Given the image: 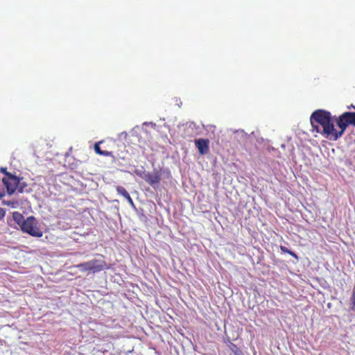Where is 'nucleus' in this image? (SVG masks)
<instances>
[{
	"mask_svg": "<svg viewBox=\"0 0 355 355\" xmlns=\"http://www.w3.org/2000/svg\"><path fill=\"white\" fill-rule=\"evenodd\" d=\"M310 121L313 130L336 141L349 125L355 127V112H345L336 117L329 111L317 110L312 113Z\"/></svg>",
	"mask_w": 355,
	"mask_h": 355,
	"instance_id": "f257e3e1",
	"label": "nucleus"
},
{
	"mask_svg": "<svg viewBox=\"0 0 355 355\" xmlns=\"http://www.w3.org/2000/svg\"><path fill=\"white\" fill-rule=\"evenodd\" d=\"M12 218L23 232L37 238L43 236V231L34 216H31L25 218L21 214L15 211L12 214Z\"/></svg>",
	"mask_w": 355,
	"mask_h": 355,
	"instance_id": "f03ea898",
	"label": "nucleus"
},
{
	"mask_svg": "<svg viewBox=\"0 0 355 355\" xmlns=\"http://www.w3.org/2000/svg\"><path fill=\"white\" fill-rule=\"evenodd\" d=\"M99 259H93L87 262L81 263L76 265L81 272H91L92 273L99 272L104 270L110 268V265L105 260V257L102 254H98Z\"/></svg>",
	"mask_w": 355,
	"mask_h": 355,
	"instance_id": "7ed1b4c3",
	"label": "nucleus"
},
{
	"mask_svg": "<svg viewBox=\"0 0 355 355\" xmlns=\"http://www.w3.org/2000/svg\"><path fill=\"white\" fill-rule=\"evenodd\" d=\"M3 184L6 187L8 195H12L16 191L24 192V188L26 187L25 183H21L20 179L10 173H6L2 180Z\"/></svg>",
	"mask_w": 355,
	"mask_h": 355,
	"instance_id": "20e7f679",
	"label": "nucleus"
},
{
	"mask_svg": "<svg viewBox=\"0 0 355 355\" xmlns=\"http://www.w3.org/2000/svg\"><path fill=\"white\" fill-rule=\"evenodd\" d=\"M141 178L150 185L154 186L161 181V173L159 171H155L153 173H144Z\"/></svg>",
	"mask_w": 355,
	"mask_h": 355,
	"instance_id": "39448f33",
	"label": "nucleus"
},
{
	"mask_svg": "<svg viewBox=\"0 0 355 355\" xmlns=\"http://www.w3.org/2000/svg\"><path fill=\"white\" fill-rule=\"evenodd\" d=\"M195 145L198 148L200 155H206L209 151V140L207 139H196Z\"/></svg>",
	"mask_w": 355,
	"mask_h": 355,
	"instance_id": "423d86ee",
	"label": "nucleus"
},
{
	"mask_svg": "<svg viewBox=\"0 0 355 355\" xmlns=\"http://www.w3.org/2000/svg\"><path fill=\"white\" fill-rule=\"evenodd\" d=\"M102 141L97 142L94 144V150L95 152L100 155H103L105 157L112 156V153L107 150H102L100 148V144Z\"/></svg>",
	"mask_w": 355,
	"mask_h": 355,
	"instance_id": "0eeeda50",
	"label": "nucleus"
},
{
	"mask_svg": "<svg viewBox=\"0 0 355 355\" xmlns=\"http://www.w3.org/2000/svg\"><path fill=\"white\" fill-rule=\"evenodd\" d=\"M280 250L282 252L289 254L290 255H291L293 257H294L297 260L299 259L298 256L294 252L288 250L287 248H286L284 245L280 246Z\"/></svg>",
	"mask_w": 355,
	"mask_h": 355,
	"instance_id": "6e6552de",
	"label": "nucleus"
},
{
	"mask_svg": "<svg viewBox=\"0 0 355 355\" xmlns=\"http://www.w3.org/2000/svg\"><path fill=\"white\" fill-rule=\"evenodd\" d=\"M230 346L231 350L234 352L235 355H243V353L240 349V348L236 346V345L230 343Z\"/></svg>",
	"mask_w": 355,
	"mask_h": 355,
	"instance_id": "1a4fd4ad",
	"label": "nucleus"
},
{
	"mask_svg": "<svg viewBox=\"0 0 355 355\" xmlns=\"http://www.w3.org/2000/svg\"><path fill=\"white\" fill-rule=\"evenodd\" d=\"M116 189V191L118 192V193L123 196L124 198H125L126 196H128L129 193L124 187H123L121 186H117Z\"/></svg>",
	"mask_w": 355,
	"mask_h": 355,
	"instance_id": "9d476101",
	"label": "nucleus"
},
{
	"mask_svg": "<svg viewBox=\"0 0 355 355\" xmlns=\"http://www.w3.org/2000/svg\"><path fill=\"white\" fill-rule=\"evenodd\" d=\"M350 300H351L352 305V309H355V286L353 288L352 295L350 297Z\"/></svg>",
	"mask_w": 355,
	"mask_h": 355,
	"instance_id": "9b49d317",
	"label": "nucleus"
},
{
	"mask_svg": "<svg viewBox=\"0 0 355 355\" xmlns=\"http://www.w3.org/2000/svg\"><path fill=\"white\" fill-rule=\"evenodd\" d=\"M7 193L6 187L4 186L0 185V199L3 198Z\"/></svg>",
	"mask_w": 355,
	"mask_h": 355,
	"instance_id": "f8f14e48",
	"label": "nucleus"
},
{
	"mask_svg": "<svg viewBox=\"0 0 355 355\" xmlns=\"http://www.w3.org/2000/svg\"><path fill=\"white\" fill-rule=\"evenodd\" d=\"M125 198L128 200V202L131 205H134L133 200H132V198L130 197V194H128V196H126Z\"/></svg>",
	"mask_w": 355,
	"mask_h": 355,
	"instance_id": "ddd939ff",
	"label": "nucleus"
},
{
	"mask_svg": "<svg viewBox=\"0 0 355 355\" xmlns=\"http://www.w3.org/2000/svg\"><path fill=\"white\" fill-rule=\"evenodd\" d=\"M4 215L5 211L3 210V209L0 208V219L3 218L4 217Z\"/></svg>",
	"mask_w": 355,
	"mask_h": 355,
	"instance_id": "4468645a",
	"label": "nucleus"
},
{
	"mask_svg": "<svg viewBox=\"0 0 355 355\" xmlns=\"http://www.w3.org/2000/svg\"><path fill=\"white\" fill-rule=\"evenodd\" d=\"M135 173L139 175L141 178L144 175V173H146L145 172L140 173L138 171H136Z\"/></svg>",
	"mask_w": 355,
	"mask_h": 355,
	"instance_id": "2eb2a0df",
	"label": "nucleus"
},
{
	"mask_svg": "<svg viewBox=\"0 0 355 355\" xmlns=\"http://www.w3.org/2000/svg\"><path fill=\"white\" fill-rule=\"evenodd\" d=\"M1 171L3 172L5 175L6 173H8L6 168H1Z\"/></svg>",
	"mask_w": 355,
	"mask_h": 355,
	"instance_id": "dca6fc26",
	"label": "nucleus"
},
{
	"mask_svg": "<svg viewBox=\"0 0 355 355\" xmlns=\"http://www.w3.org/2000/svg\"><path fill=\"white\" fill-rule=\"evenodd\" d=\"M347 108H348V109L353 108V109H354V110H355V106H354V105H351L350 106H348V107H347Z\"/></svg>",
	"mask_w": 355,
	"mask_h": 355,
	"instance_id": "f3484780",
	"label": "nucleus"
}]
</instances>
